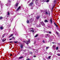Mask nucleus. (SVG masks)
Wrapping results in <instances>:
<instances>
[{"label": "nucleus", "instance_id": "37998d69", "mask_svg": "<svg viewBox=\"0 0 60 60\" xmlns=\"http://www.w3.org/2000/svg\"><path fill=\"white\" fill-rule=\"evenodd\" d=\"M10 43H12V41H10L9 42Z\"/></svg>", "mask_w": 60, "mask_h": 60}, {"label": "nucleus", "instance_id": "9d476101", "mask_svg": "<svg viewBox=\"0 0 60 60\" xmlns=\"http://www.w3.org/2000/svg\"><path fill=\"white\" fill-rule=\"evenodd\" d=\"M44 22H48V21L47 20H44Z\"/></svg>", "mask_w": 60, "mask_h": 60}, {"label": "nucleus", "instance_id": "58836bf2", "mask_svg": "<svg viewBox=\"0 0 60 60\" xmlns=\"http://www.w3.org/2000/svg\"><path fill=\"white\" fill-rule=\"evenodd\" d=\"M12 39V38H11V39H9V40H11Z\"/></svg>", "mask_w": 60, "mask_h": 60}, {"label": "nucleus", "instance_id": "680f3d73", "mask_svg": "<svg viewBox=\"0 0 60 60\" xmlns=\"http://www.w3.org/2000/svg\"><path fill=\"white\" fill-rule=\"evenodd\" d=\"M36 0L37 1V0Z\"/></svg>", "mask_w": 60, "mask_h": 60}, {"label": "nucleus", "instance_id": "e433bc0d", "mask_svg": "<svg viewBox=\"0 0 60 60\" xmlns=\"http://www.w3.org/2000/svg\"><path fill=\"white\" fill-rule=\"evenodd\" d=\"M26 60H30V59H29V58H28V59H27Z\"/></svg>", "mask_w": 60, "mask_h": 60}, {"label": "nucleus", "instance_id": "6ab92c4d", "mask_svg": "<svg viewBox=\"0 0 60 60\" xmlns=\"http://www.w3.org/2000/svg\"><path fill=\"white\" fill-rule=\"evenodd\" d=\"M29 20H27V23H28H28H29Z\"/></svg>", "mask_w": 60, "mask_h": 60}, {"label": "nucleus", "instance_id": "bf43d9fd", "mask_svg": "<svg viewBox=\"0 0 60 60\" xmlns=\"http://www.w3.org/2000/svg\"><path fill=\"white\" fill-rule=\"evenodd\" d=\"M55 52H56V51H55Z\"/></svg>", "mask_w": 60, "mask_h": 60}, {"label": "nucleus", "instance_id": "6e6d98bb", "mask_svg": "<svg viewBox=\"0 0 60 60\" xmlns=\"http://www.w3.org/2000/svg\"><path fill=\"white\" fill-rule=\"evenodd\" d=\"M10 37V36L9 37V38H10V37Z\"/></svg>", "mask_w": 60, "mask_h": 60}, {"label": "nucleus", "instance_id": "09e8293b", "mask_svg": "<svg viewBox=\"0 0 60 60\" xmlns=\"http://www.w3.org/2000/svg\"><path fill=\"white\" fill-rule=\"evenodd\" d=\"M54 6H55V5H54L53 6V8H54Z\"/></svg>", "mask_w": 60, "mask_h": 60}, {"label": "nucleus", "instance_id": "052dcab7", "mask_svg": "<svg viewBox=\"0 0 60 60\" xmlns=\"http://www.w3.org/2000/svg\"><path fill=\"white\" fill-rule=\"evenodd\" d=\"M55 1H56V0H55Z\"/></svg>", "mask_w": 60, "mask_h": 60}, {"label": "nucleus", "instance_id": "f3484780", "mask_svg": "<svg viewBox=\"0 0 60 60\" xmlns=\"http://www.w3.org/2000/svg\"><path fill=\"white\" fill-rule=\"evenodd\" d=\"M45 13L46 14H48V12L46 11L45 12Z\"/></svg>", "mask_w": 60, "mask_h": 60}, {"label": "nucleus", "instance_id": "423d86ee", "mask_svg": "<svg viewBox=\"0 0 60 60\" xmlns=\"http://www.w3.org/2000/svg\"><path fill=\"white\" fill-rule=\"evenodd\" d=\"M50 21L51 24H52V18H50Z\"/></svg>", "mask_w": 60, "mask_h": 60}, {"label": "nucleus", "instance_id": "a878e982", "mask_svg": "<svg viewBox=\"0 0 60 60\" xmlns=\"http://www.w3.org/2000/svg\"><path fill=\"white\" fill-rule=\"evenodd\" d=\"M30 29H32V30H33V28H30Z\"/></svg>", "mask_w": 60, "mask_h": 60}, {"label": "nucleus", "instance_id": "13d9d810", "mask_svg": "<svg viewBox=\"0 0 60 60\" xmlns=\"http://www.w3.org/2000/svg\"><path fill=\"white\" fill-rule=\"evenodd\" d=\"M13 0V1H14V0Z\"/></svg>", "mask_w": 60, "mask_h": 60}, {"label": "nucleus", "instance_id": "c03bdc74", "mask_svg": "<svg viewBox=\"0 0 60 60\" xmlns=\"http://www.w3.org/2000/svg\"><path fill=\"white\" fill-rule=\"evenodd\" d=\"M43 42L44 43H45V42L44 41V40L43 41Z\"/></svg>", "mask_w": 60, "mask_h": 60}, {"label": "nucleus", "instance_id": "2eb2a0df", "mask_svg": "<svg viewBox=\"0 0 60 60\" xmlns=\"http://www.w3.org/2000/svg\"><path fill=\"white\" fill-rule=\"evenodd\" d=\"M38 34H37L35 36V37H37L38 36Z\"/></svg>", "mask_w": 60, "mask_h": 60}, {"label": "nucleus", "instance_id": "79ce46f5", "mask_svg": "<svg viewBox=\"0 0 60 60\" xmlns=\"http://www.w3.org/2000/svg\"><path fill=\"white\" fill-rule=\"evenodd\" d=\"M10 56H12V55L11 54H10Z\"/></svg>", "mask_w": 60, "mask_h": 60}, {"label": "nucleus", "instance_id": "49530a36", "mask_svg": "<svg viewBox=\"0 0 60 60\" xmlns=\"http://www.w3.org/2000/svg\"><path fill=\"white\" fill-rule=\"evenodd\" d=\"M30 0H29V1H28V3H29V2H30Z\"/></svg>", "mask_w": 60, "mask_h": 60}, {"label": "nucleus", "instance_id": "4d7b16f0", "mask_svg": "<svg viewBox=\"0 0 60 60\" xmlns=\"http://www.w3.org/2000/svg\"><path fill=\"white\" fill-rule=\"evenodd\" d=\"M52 43H54V42H52Z\"/></svg>", "mask_w": 60, "mask_h": 60}, {"label": "nucleus", "instance_id": "f8f14e48", "mask_svg": "<svg viewBox=\"0 0 60 60\" xmlns=\"http://www.w3.org/2000/svg\"><path fill=\"white\" fill-rule=\"evenodd\" d=\"M20 47L21 49H22V48H23V45H21L20 46Z\"/></svg>", "mask_w": 60, "mask_h": 60}, {"label": "nucleus", "instance_id": "7ed1b4c3", "mask_svg": "<svg viewBox=\"0 0 60 60\" xmlns=\"http://www.w3.org/2000/svg\"><path fill=\"white\" fill-rule=\"evenodd\" d=\"M41 23L42 26H45V24L43 22H41Z\"/></svg>", "mask_w": 60, "mask_h": 60}, {"label": "nucleus", "instance_id": "1a4fd4ad", "mask_svg": "<svg viewBox=\"0 0 60 60\" xmlns=\"http://www.w3.org/2000/svg\"><path fill=\"white\" fill-rule=\"evenodd\" d=\"M6 39H3L2 40V41H3V42H4V41H6Z\"/></svg>", "mask_w": 60, "mask_h": 60}, {"label": "nucleus", "instance_id": "20e7f679", "mask_svg": "<svg viewBox=\"0 0 60 60\" xmlns=\"http://www.w3.org/2000/svg\"><path fill=\"white\" fill-rule=\"evenodd\" d=\"M21 7V6H19L16 10V11H19V9H20Z\"/></svg>", "mask_w": 60, "mask_h": 60}, {"label": "nucleus", "instance_id": "2f4dec72", "mask_svg": "<svg viewBox=\"0 0 60 60\" xmlns=\"http://www.w3.org/2000/svg\"><path fill=\"white\" fill-rule=\"evenodd\" d=\"M31 31H32V32H34V30H31Z\"/></svg>", "mask_w": 60, "mask_h": 60}, {"label": "nucleus", "instance_id": "ea45409f", "mask_svg": "<svg viewBox=\"0 0 60 60\" xmlns=\"http://www.w3.org/2000/svg\"><path fill=\"white\" fill-rule=\"evenodd\" d=\"M54 24L55 25V26H56V23H54Z\"/></svg>", "mask_w": 60, "mask_h": 60}, {"label": "nucleus", "instance_id": "8fccbe9b", "mask_svg": "<svg viewBox=\"0 0 60 60\" xmlns=\"http://www.w3.org/2000/svg\"><path fill=\"white\" fill-rule=\"evenodd\" d=\"M54 6H55V5H54L53 6V8H54Z\"/></svg>", "mask_w": 60, "mask_h": 60}, {"label": "nucleus", "instance_id": "bb28decb", "mask_svg": "<svg viewBox=\"0 0 60 60\" xmlns=\"http://www.w3.org/2000/svg\"><path fill=\"white\" fill-rule=\"evenodd\" d=\"M49 47H46V49H49Z\"/></svg>", "mask_w": 60, "mask_h": 60}, {"label": "nucleus", "instance_id": "aec40b11", "mask_svg": "<svg viewBox=\"0 0 60 60\" xmlns=\"http://www.w3.org/2000/svg\"><path fill=\"white\" fill-rule=\"evenodd\" d=\"M4 36H5V34H3L2 35V37H3V38H4Z\"/></svg>", "mask_w": 60, "mask_h": 60}, {"label": "nucleus", "instance_id": "4be33fe9", "mask_svg": "<svg viewBox=\"0 0 60 60\" xmlns=\"http://www.w3.org/2000/svg\"><path fill=\"white\" fill-rule=\"evenodd\" d=\"M23 58V57H19V59H21V58Z\"/></svg>", "mask_w": 60, "mask_h": 60}, {"label": "nucleus", "instance_id": "a18cd8bd", "mask_svg": "<svg viewBox=\"0 0 60 60\" xmlns=\"http://www.w3.org/2000/svg\"><path fill=\"white\" fill-rule=\"evenodd\" d=\"M34 57H36V56L35 55L34 56Z\"/></svg>", "mask_w": 60, "mask_h": 60}, {"label": "nucleus", "instance_id": "39448f33", "mask_svg": "<svg viewBox=\"0 0 60 60\" xmlns=\"http://www.w3.org/2000/svg\"><path fill=\"white\" fill-rule=\"evenodd\" d=\"M33 4V3L31 2L29 4V5H30V6H32Z\"/></svg>", "mask_w": 60, "mask_h": 60}, {"label": "nucleus", "instance_id": "c85d7f7f", "mask_svg": "<svg viewBox=\"0 0 60 60\" xmlns=\"http://www.w3.org/2000/svg\"><path fill=\"white\" fill-rule=\"evenodd\" d=\"M12 38L13 39H14V40H15V38H14V37H12Z\"/></svg>", "mask_w": 60, "mask_h": 60}, {"label": "nucleus", "instance_id": "603ef678", "mask_svg": "<svg viewBox=\"0 0 60 60\" xmlns=\"http://www.w3.org/2000/svg\"><path fill=\"white\" fill-rule=\"evenodd\" d=\"M34 0H33L32 2H34Z\"/></svg>", "mask_w": 60, "mask_h": 60}, {"label": "nucleus", "instance_id": "72a5a7b5", "mask_svg": "<svg viewBox=\"0 0 60 60\" xmlns=\"http://www.w3.org/2000/svg\"><path fill=\"white\" fill-rule=\"evenodd\" d=\"M49 1V0H47L46 1V2H48Z\"/></svg>", "mask_w": 60, "mask_h": 60}, {"label": "nucleus", "instance_id": "5fc2aeb1", "mask_svg": "<svg viewBox=\"0 0 60 60\" xmlns=\"http://www.w3.org/2000/svg\"><path fill=\"white\" fill-rule=\"evenodd\" d=\"M54 9V8H52V9Z\"/></svg>", "mask_w": 60, "mask_h": 60}, {"label": "nucleus", "instance_id": "f257e3e1", "mask_svg": "<svg viewBox=\"0 0 60 60\" xmlns=\"http://www.w3.org/2000/svg\"><path fill=\"white\" fill-rule=\"evenodd\" d=\"M11 0H8V3L6 4V5L8 6V5H10L11 4H10V3H11Z\"/></svg>", "mask_w": 60, "mask_h": 60}, {"label": "nucleus", "instance_id": "864d4df0", "mask_svg": "<svg viewBox=\"0 0 60 60\" xmlns=\"http://www.w3.org/2000/svg\"><path fill=\"white\" fill-rule=\"evenodd\" d=\"M46 33H49V32L48 31H46Z\"/></svg>", "mask_w": 60, "mask_h": 60}, {"label": "nucleus", "instance_id": "de8ad7c7", "mask_svg": "<svg viewBox=\"0 0 60 60\" xmlns=\"http://www.w3.org/2000/svg\"><path fill=\"white\" fill-rule=\"evenodd\" d=\"M43 10H41V12H43Z\"/></svg>", "mask_w": 60, "mask_h": 60}, {"label": "nucleus", "instance_id": "9b49d317", "mask_svg": "<svg viewBox=\"0 0 60 60\" xmlns=\"http://www.w3.org/2000/svg\"><path fill=\"white\" fill-rule=\"evenodd\" d=\"M40 18V16H38L37 17H36V19H38Z\"/></svg>", "mask_w": 60, "mask_h": 60}, {"label": "nucleus", "instance_id": "0eeeda50", "mask_svg": "<svg viewBox=\"0 0 60 60\" xmlns=\"http://www.w3.org/2000/svg\"><path fill=\"white\" fill-rule=\"evenodd\" d=\"M0 29H1V30H3V26H1L0 27Z\"/></svg>", "mask_w": 60, "mask_h": 60}, {"label": "nucleus", "instance_id": "5701e85b", "mask_svg": "<svg viewBox=\"0 0 60 60\" xmlns=\"http://www.w3.org/2000/svg\"><path fill=\"white\" fill-rule=\"evenodd\" d=\"M8 15H10V13H9V12H8Z\"/></svg>", "mask_w": 60, "mask_h": 60}, {"label": "nucleus", "instance_id": "a211bd4d", "mask_svg": "<svg viewBox=\"0 0 60 60\" xmlns=\"http://www.w3.org/2000/svg\"><path fill=\"white\" fill-rule=\"evenodd\" d=\"M57 0H54V3L55 4H56V2Z\"/></svg>", "mask_w": 60, "mask_h": 60}, {"label": "nucleus", "instance_id": "cd10ccee", "mask_svg": "<svg viewBox=\"0 0 60 60\" xmlns=\"http://www.w3.org/2000/svg\"><path fill=\"white\" fill-rule=\"evenodd\" d=\"M49 34H51V31H49Z\"/></svg>", "mask_w": 60, "mask_h": 60}, {"label": "nucleus", "instance_id": "dca6fc26", "mask_svg": "<svg viewBox=\"0 0 60 60\" xmlns=\"http://www.w3.org/2000/svg\"><path fill=\"white\" fill-rule=\"evenodd\" d=\"M15 35H16V36H18V33H16V34H15Z\"/></svg>", "mask_w": 60, "mask_h": 60}, {"label": "nucleus", "instance_id": "ddd939ff", "mask_svg": "<svg viewBox=\"0 0 60 60\" xmlns=\"http://www.w3.org/2000/svg\"><path fill=\"white\" fill-rule=\"evenodd\" d=\"M49 34H46L45 35V36H46V37H47L48 36H49Z\"/></svg>", "mask_w": 60, "mask_h": 60}, {"label": "nucleus", "instance_id": "412c9836", "mask_svg": "<svg viewBox=\"0 0 60 60\" xmlns=\"http://www.w3.org/2000/svg\"><path fill=\"white\" fill-rule=\"evenodd\" d=\"M18 5V3H17L16 4V6H17Z\"/></svg>", "mask_w": 60, "mask_h": 60}, {"label": "nucleus", "instance_id": "f03ea898", "mask_svg": "<svg viewBox=\"0 0 60 60\" xmlns=\"http://www.w3.org/2000/svg\"><path fill=\"white\" fill-rule=\"evenodd\" d=\"M30 42V40H29L28 41H27V42H26L25 41H24V42H25V43H26L27 45H28V44H29V43Z\"/></svg>", "mask_w": 60, "mask_h": 60}, {"label": "nucleus", "instance_id": "473e14b6", "mask_svg": "<svg viewBox=\"0 0 60 60\" xmlns=\"http://www.w3.org/2000/svg\"><path fill=\"white\" fill-rule=\"evenodd\" d=\"M57 55L58 56H60V54H57Z\"/></svg>", "mask_w": 60, "mask_h": 60}, {"label": "nucleus", "instance_id": "4c0bfd02", "mask_svg": "<svg viewBox=\"0 0 60 60\" xmlns=\"http://www.w3.org/2000/svg\"><path fill=\"white\" fill-rule=\"evenodd\" d=\"M55 45H53V48H55Z\"/></svg>", "mask_w": 60, "mask_h": 60}, {"label": "nucleus", "instance_id": "f704fd0d", "mask_svg": "<svg viewBox=\"0 0 60 60\" xmlns=\"http://www.w3.org/2000/svg\"><path fill=\"white\" fill-rule=\"evenodd\" d=\"M55 26H56V27H57L58 26V25H55Z\"/></svg>", "mask_w": 60, "mask_h": 60}, {"label": "nucleus", "instance_id": "3c124183", "mask_svg": "<svg viewBox=\"0 0 60 60\" xmlns=\"http://www.w3.org/2000/svg\"><path fill=\"white\" fill-rule=\"evenodd\" d=\"M51 55H52V53H51Z\"/></svg>", "mask_w": 60, "mask_h": 60}, {"label": "nucleus", "instance_id": "a19ab883", "mask_svg": "<svg viewBox=\"0 0 60 60\" xmlns=\"http://www.w3.org/2000/svg\"><path fill=\"white\" fill-rule=\"evenodd\" d=\"M15 42V43H17V42Z\"/></svg>", "mask_w": 60, "mask_h": 60}, {"label": "nucleus", "instance_id": "7c9ffc66", "mask_svg": "<svg viewBox=\"0 0 60 60\" xmlns=\"http://www.w3.org/2000/svg\"><path fill=\"white\" fill-rule=\"evenodd\" d=\"M51 57V56H49V59L50 58V57Z\"/></svg>", "mask_w": 60, "mask_h": 60}, {"label": "nucleus", "instance_id": "4468645a", "mask_svg": "<svg viewBox=\"0 0 60 60\" xmlns=\"http://www.w3.org/2000/svg\"><path fill=\"white\" fill-rule=\"evenodd\" d=\"M56 50H58V47H56Z\"/></svg>", "mask_w": 60, "mask_h": 60}, {"label": "nucleus", "instance_id": "6e6552de", "mask_svg": "<svg viewBox=\"0 0 60 60\" xmlns=\"http://www.w3.org/2000/svg\"><path fill=\"white\" fill-rule=\"evenodd\" d=\"M48 15H49V16H50V12L49 11H48Z\"/></svg>", "mask_w": 60, "mask_h": 60}, {"label": "nucleus", "instance_id": "0e129e2a", "mask_svg": "<svg viewBox=\"0 0 60 60\" xmlns=\"http://www.w3.org/2000/svg\"><path fill=\"white\" fill-rule=\"evenodd\" d=\"M34 42H35V41H34Z\"/></svg>", "mask_w": 60, "mask_h": 60}, {"label": "nucleus", "instance_id": "c9c22d12", "mask_svg": "<svg viewBox=\"0 0 60 60\" xmlns=\"http://www.w3.org/2000/svg\"><path fill=\"white\" fill-rule=\"evenodd\" d=\"M41 26L40 25V24H39L38 26V27H40Z\"/></svg>", "mask_w": 60, "mask_h": 60}, {"label": "nucleus", "instance_id": "e2e57ef3", "mask_svg": "<svg viewBox=\"0 0 60 60\" xmlns=\"http://www.w3.org/2000/svg\"><path fill=\"white\" fill-rule=\"evenodd\" d=\"M43 0V1H44V0Z\"/></svg>", "mask_w": 60, "mask_h": 60}, {"label": "nucleus", "instance_id": "393cba45", "mask_svg": "<svg viewBox=\"0 0 60 60\" xmlns=\"http://www.w3.org/2000/svg\"><path fill=\"white\" fill-rule=\"evenodd\" d=\"M13 34H11V35L10 36V37H11V36H12L13 35Z\"/></svg>", "mask_w": 60, "mask_h": 60}, {"label": "nucleus", "instance_id": "b1692460", "mask_svg": "<svg viewBox=\"0 0 60 60\" xmlns=\"http://www.w3.org/2000/svg\"><path fill=\"white\" fill-rule=\"evenodd\" d=\"M2 18H3V17H0V19H1Z\"/></svg>", "mask_w": 60, "mask_h": 60}, {"label": "nucleus", "instance_id": "c756f323", "mask_svg": "<svg viewBox=\"0 0 60 60\" xmlns=\"http://www.w3.org/2000/svg\"><path fill=\"white\" fill-rule=\"evenodd\" d=\"M32 7V6H31V9H33V8L32 7Z\"/></svg>", "mask_w": 60, "mask_h": 60}]
</instances>
